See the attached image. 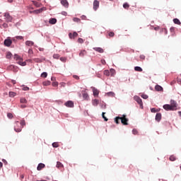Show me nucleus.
Instances as JSON below:
<instances>
[{"instance_id": "obj_1", "label": "nucleus", "mask_w": 181, "mask_h": 181, "mask_svg": "<svg viewBox=\"0 0 181 181\" xmlns=\"http://www.w3.org/2000/svg\"><path fill=\"white\" fill-rule=\"evenodd\" d=\"M16 125L17 126H14V131H16V132H21L22 131V128L26 125V123L25 122V120H22L21 122L17 121ZM18 125H19V128H18Z\"/></svg>"}, {"instance_id": "obj_2", "label": "nucleus", "mask_w": 181, "mask_h": 181, "mask_svg": "<svg viewBox=\"0 0 181 181\" xmlns=\"http://www.w3.org/2000/svg\"><path fill=\"white\" fill-rule=\"evenodd\" d=\"M120 121L123 125H128L129 119L127 118V115H123L122 117H120Z\"/></svg>"}, {"instance_id": "obj_3", "label": "nucleus", "mask_w": 181, "mask_h": 181, "mask_svg": "<svg viewBox=\"0 0 181 181\" xmlns=\"http://www.w3.org/2000/svg\"><path fill=\"white\" fill-rule=\"evenodd\" d=\"M4 17L6 19V22H12L13 18H12V16H11V14H9V13H4Z\"/></svg>"}, {"instance_id": "obj_4", "label": "nucleus", "mask_w": 181, "mask_h": 181, "mask_svg": "<svg viewBox=\"0 0 181 181\" xmlns=\"http://www.w3.org/2000/svg\"><path fill=\"white\" fill-rule=\"evenodd\" d=\"M134 100H135V101H136V103H138V104L140 105V107L141 108H143L144 104L142 103V99H141V98H139V96H134Z\"/></svg>"}, {"instance_id": "obj_5", "label": "nucleus", "mask_w": 181, "mask_h": 181, "mask_svg": "<svg viewBox=\"0 0 181 181\" xmlns=\"http://www.w3.org/2000/svg\"><path fill=\"white\" fill-rule=\"evenodd\" d=\"M44 11H46V7H42L40 9L34 10L33 11V13L34 15H37L39 13H42V12H43Z\"/></svg>"}, {"instance_id": "obj_6", "label": "nucleus", "mask_w": 181, "mask_h": 181, "mask_svg": "<svg viewBox=\"0 0 181 181\" xmlns=\"http://www.w3.org/2000/svg\"><path fill=\"white\" fill-rule=\"evenodd\" d=\"M171 108H173V110H176L177 109V103H176V101L171 100H170V105Z\"/></svg>"}, {"instance_id": "obj_7", "label": "nucleus", "mask_w": 181, "mask_h": 181, "mask_svg": "<svg viewBox=\"0 0 181 181\" xmlns=\"http://www.w3.org/2000/svg\"><path fill=\"white\" fill-rule=\"evenodd\" d=\"M65 107L73 108L74 107V103L71 100H69L64 103Z\"/></svg>"}, {"instance_id": "obj_8", "label": "nucleus", "mask_w": 181, "mask_h": 181, "mask_svg": "<svg viewBox=\"0 0 181 181\" xmlns=\"http://www.w3.org/2000/svg\"><path fill=\"white\" fill-rule=\"evenodd\" d=\"M98 8H100V1L98 0H95L93 1V9L94 11H97Z\"/></svg>"}, {"instance_id": "obj_9", "label": "nucleus", "mask_w": 181, "mask_h": 181, "mask_svg": "<svg viewBox=\"0 0 181 181\" xmlns=\"http://www.w3.org/2000/svg\"><path fill=\"white\" fill-rule=\"evenodd\" d=\"M77 36H78V33H77V32H74L73 34L71 33L69 34V39H76Z\"/></svg>"}, {"instance_id": "obj_10", "label": "nucleus", "mask_w": 181, "mask_h": 181, "mask_svg": "<svg viewBox=\"0 0 181 181\" xmlns=\"http://www.w3.org/2000/svg\"><path fill=\"white\" fill-rule=\"evenodd\" d=\"M8 70L13 71L14 73H18V67L13 65H11L8 67Z\"/></svg>"}, {"instance_id": "obj_11", "label": "nucleus", "mask_w": 181, "mask_h": 181, "mask_svg": "<svg viewBox=\"0 0 181 181\" xmlns=\"http://www.w3.org/2000/svg\"><path fill=\"white\" fill-rule=\"evenodd\" d=\"M12 45V40L11 39H6L4 40V45H6L7 47H9Z\"/></svg>"}, {"instance_id": "obj_12", "label": "nucleus", "mask_w": 181, "mask_h": 181, "mask_svg": "<svg viewBox=\"0 0 181 181\" xmlns=\"http://www.w3.org/2000/svg\"><path fill=\"white\" fill-rule=\"evenodd\" d=\"M82 95H83V100H86L87 101H88V99L90 98V97L88 96V93H87L86 91H82Z\"/></svg>"}, {"instance_id": "obj_13", "label": "nucleus", "mask_w": 181, "mask_h": 181, "mask_svg": "<svg viewBox=\"0 0 181 181\" xmlns=\"http://www.w3.org/2000/svg\"><path fill=\"white\" fill-rule=\"evenodd\" d=\"M163 108L166 111H174L173 108L170 106V105H164Z\"/></svg>"}, {"instance_id": "obj_14", "label": "nucleus", "mask_w": 181, "mask_h": 181, "mask_svg": "<svg viewBox=\"0 0 181 181\" xmlns=\"http://www.w3.org/2000/svg\"><path fill=\"white\" fill-rule=\"evenodd\" d=\"M160 119H162V114L158 112L156 115V121L159 122L160 121Z\"/></svg>"}, {"instance_id": "obj_15", "label": "nucleus", "mask_w": 181, "mask_h": 181, "mask_svg": "<svg viewBox=\"0 0 181 181\" xmlns=\"http://www.w3.org/2000/svg\"><path fill=\"white\" fill-rule=\"evenodd\" d=\"M93 50L98 52V53H104V49L101 47H93Z\"/></svg>"}, {"instance_id": "obj_16", "label": "nucleus", "mask_w": 181, "mask_h": 181, "mask_svg": "<svg viewBox=\"0 0 181 181\" xmlns=\"http://www.w3.org/2000/svg\"><path fill=\"white\" fill-rule=\"evenodd\" d=\"M61 4L63 5V6H65V8L69 7V1H67V0H62Z\"/></svg>"}, {"instance_id": "obj_17", "label": "nucleus", "mask_w": 181, "mask_h": 181, "mask_svg": "<svg viewBox=\"0 0 181 181\" xmlns=\"http://www.w3.org/2000/svg\"><path fill=\"white\" fill-rule=\"evenodd\" d=\"M17 63L20 64V66H26V62H23V58H22V60H18Z\"/></svg>"}, {"instance_id": "obj_18", "label": "nucleus", "mask_w": 181, "mask_h": 181, "mask_svg": "<svg viewBox=\"0 0 181 181\" xmlns=\"http://www.w3.org/2000/svg\"><path fill=\"white\" fill-rule=\"evenodd\" d=\"M93 95H94L95 97H97V95H98V94H100V90H98V89L95 88H93Z\"/></svg>"}, {"instance_id": "obj_19", "label": "nucleus", "mask_w": 181, "mask_h": 181, "mask_svg": "<svg viewBox=\"0 0 181 181\" xmlns=\"http://www.w3.org/2000/svg\"><path fill=\"white\" fill-rule=\"evenodd\" d=\"M45 164L43 163H40L38 164L37 167V170H42L44 168H45Z\"/></svg>"}, {"instance_id": "obj_20", "label": "nucleus", "mask_w": 181, "mask_h": 181, "mask_svg": "<svg viewBox=\"0 0 181 181\" xmlns=\"http://www.w3.org/2000/svg\"><path fill=\"white\" fill-rule=\"evenodd\" d=\"M155 90L156 91H163V88H162V86H159V85H156L155 86Z\"/></svg>"}, {"instance_id": "obj_21", "label": "nucleus", "mask_w": 181, "mask_h": 181, "mask_svg": "<svg viewBox=\"0 0 181 181\" xmlns=\"http://www.w3.org/2000/svg\"><path fill=\"white\" fill-rule=\"evenodd\" d=\"M86 54H87V51L86 50H82L79 53L80 57H84V56H86Z\"/></svg>"}, {"instance_id": "obj_22", "label": "nucleus", "mask_w": 181, "mask_h": 181, "mask_svg": "<svg viewBox=\"0 0 181 181\" xmlns=\"http://www.w3.org/2000/svg\"><path fill=\"white\" fill-rule=\"evenodd\" d=\"M99 103H100V101L97 99L93 100L92 102V104L93 105H94V107H97V105H98Z\"/></svg>"}, {"instance_id": "obj_23", "label": "nucleus", "mask_w": 181, "mask_h": 181, "mask_svg": "<svg viewBox=\"0 0 181 181\" xmlns=\"http://www.w3.org/2000/svg\"><path fill=\"white\" fill-rule=\"evenodd\" d=\"M33 5H35V6H36V8H40V6H42V4L37 1H33Z\"/></svg>"}, {"instance_id": "obj_24", "label": "nucleus", "mask_w": 181, "mask_h": 181, "mask_svg": "<svg viewBox=\"0 0 181 181\" xmlns=\"http://www.w3.org/2000/svg\"><path fill=\"white\" fill-rule=\"evenodd\" d=\"M25 45H26V46H33V45H35V42H33V41H29V40H28V41H26L25 42Z\"/></svg>"}, {"instance_id": "obj_25", "label": "nucleus", "mask_w": 181, "mask_h": 181, "mask_svg": "<svg viewBox=\"0 0 181 181\" xmlns=\"http://www.w3.org/2000/svg\"><path fill=\"white\" fill-rule=\"evenodd\" d=\"M57 23V20L56 18H51L49 20V23L51 25H55V23Z\"/></svg>"}, {"instance_id": "obj_26", "label": "nucleus", "mask_w": 181, "mask_h": 181, "mask_svg": "<svg viewBox=\"0 0 181 181\" xmlns=\"http://www.w3.org/2000/svg\"><path fill=\"white\" fill-rule=\"evenodd\" d=\"M20 103L21 104H26V103H28V100H26V98H22L20 99Z\"/></svg>"}, {"instance_id": "obj_27", "label": "nucleus", "mask_w": 181, "mask_h": 181, "mask_svg": "<svg viewBox=\"0 0 181 181\" xmlns=\"http://www.w3.org/2000/svg\"><path fill=\"white\" fill-rule=\"evenodd\" d=\"M57 168H58V169H62V168H63V164L62 163H60V161H57Z\"/></svg>"}, {"instance_id": "obj_28", "label": "nucleus", "mask_w": 181, "mask_h": 181, "mask_svg": "<svg viewBox=\"0 0 181 181\" xmlns=\"http://www.w3.org/2000/svg\"><path fill=\"white\" fill-rule=\"evenodd\" d=\"M119 121H121V117H116L115 118V124H119Z\"/></svg>"}, {"instance_id": "obj_29", "label": "nucleus", "mask_w": 181, "mask_h": 181, "mask_svg": "<svg viewBox=\"0 0 181 181\" xmlns=\"http://www.w3.org/2000/svg\"><path fill=\"white\" fill-rule=\"evenodd\" d=\"M14 59L16 62H18V60H22V57H21V56L18 54L14 55Z\"/></svg>"}, {"instance_id": "obj_30", "label": "nucleus", "mask_w": 181, "mask_h": 181, "mask_svg": "<svg viewBox=\"0 0 181 181\" xmlns=\"http://www.w3.org/2000/svg\"><path fill=\"white\" fill-rule=\"evenodd\" d=\"M173 22L175 23V25H181L180 21H179L177 18H174Z\"/></svg>"}, {"instance_id": "obj_31", "label": "nucleus", "mask_w": 181, "mask_h": 181, "mask_svg": "<svg viewBox=\"0 0 181 181\" xmlns=\"http://www.w3.org/2000/svg\"><path fill=\"white\" fill-rule=\"evenodd\" d=\"M134 70H135V71H139V72L143 71V69H142V68H141V66H135Z\"/></svg>"}, {"instance_id": "obj_32", "label": "nucleus", "mask_w": 181, "mask_h": 181, "mask_svg": "<svg viewBox=\"0 0 181 181\" xmlns=\"http://www.w3.org/2000/svg\"><path fill=\"white\" fill-rule=\"evenodd\" d=\"M50 84H51L50 81H44V82L42 83V85H43V86H50Z\"/></svg>"}, {"instance_id": "obj_33", "label": "nucleus", "mask_w": 181, "mask_h": 181, "mask_svg": "<svg viewBox=\"0 0 181 181\" xmlns=\"http://www.w3.org/2000/svg\"><path fill=\"white\" fill-rule=\"evenodd\" d=\"M169 159L171 162H175V160H176V156H175L174 155H172L170 156Z\"/></svg>"}, {"instance_id": "obj_34", "label": "nucleus", "mask_w": 181, "mask_h": 181, "mask_svg": "<svg viewBox=\"0 0 181 181\" xmlns=\"http://www.w3.org/2000/svg\"><path fill=\"white\" fill-rule=\"evenodd\" d=\"M73 21H74V22H76V23H80L81 22V20L78 18H74Z\"/></svg>"}, {"instance_id": "obj_35", "label": "nucleus", "mask_w": 181, "mask_h": 181, "mask_svg": "<svg viewBox=\"0 0 181 181\" xmlns=\"http://www.w3.org/2000/svg\"><path fill=\"white\" fill-rule=\"evenodd\" d=\"M6 59H11L12 57V53L11 52H7L6 55Z\"/></svg>"}, {"instance_id": "obj_36", "label": "nucleus", "mask_w": 181, "mask_h": 181, "mask_svg": "<svg viewBox=\"0 0 181 181\" xmlns=\"http://www.w3.org/2000/svg\"><path fill=\"white\" fill-rule=\"evenodd\" d=\"M123 8H124V9H128V8H129V5L128 4V3H124V4H123Z\"/></svg>"}, {"instance_id": "obj_37", "label": "nucleus", "mask_w": 181, "mask_h": 181, "mask_svg": "<svg viewBox=\"0 0 181 181\" xmlns=\"http://www.w3.org/2000/svg\"><path fill=\"white\" fill-rule=\"evenodd\" d=\"M61 62H63V63H66V62L67 61V58L64 57H62L60 58Z\"/></svg>"}, {"instance_id": "obj_38", "label": "nucleus", "mask_w": 181, "mask_h": 181, "mask_svg": "<svg viewBox=\"0 0 181 181\" xmlns=\"http://www.w3.org/2000/svg\"><path fill=\"white\" fill-rule=\"evenodd\" d=\"M16 95V93L9 92V97H15Z\"/></svg>"}, {"instance_id": "obj_39", "label": "nucleus", "mask_w": 181, "mask_h": 181, "mask_svg": "<svg viewBox=\"0 0 181 181\" xmlns=\"http://www.w3.org/2000/svg\"><path fill=\"white\" fill-rule=\"evenodd\" d=\"M52 146H53V148H59V143H57V142H54V143L52 144Z\"/></svg>"}, {"instance_id": "obj_40", "label": "nucleus", "mask_w": 181, "mask_h": 181, "mask_svg": "<svg viewBox=\"0 0 181 181\" xmlns=\"http://www.w3.org/2000/svg\"><path fill=\"white\" fill-rule=\"evenodd\" d=\"M107 95H109L110 97H114V95H115V93H114V92H108L107 93Z\"/></svg>"}, {"instance_id": "obj_41", "label": "nucleus", "mask_w": 181, "mask_h": 181, "mask_svg": "<svg viewBox=\"0 0 181 181\" xmlns=\"http://www.w3.org/2000/svg\"><path fill=\"white\" fill-rule=\"evenodd\" d=\"M41 77H42L43 78H46V77H47V74L46 72H43L41 74Z\"/></svg>"}, {"instance_id": "obj_42", "label": "nucleus", "mask_w": 181, "mask_h": 181, "mask_svg": "<svg viewBox=\"0 0 181 181\" xmlns=\"http://www.w3.org/2000/svg\"><path fill=\"white\" fill-rule=\"evenodd\" d=\"M7 117H8V118H9L10 119H12V118H13V115H12V113H8V114H7Z\"/></svg>"}, {"instance_id": "obj_43", "label": "nucleus", "mask_w": 181, "mask_h": 181, "mask_svg": "<svg viewBox=\"0 0 181 181\" xmlns=\"http://www.w3.org/2000/svg\"><path fill=\"white\" fill-rule=\"evenodd\" d=\"M115 35L114 32H110L108 33V36H110V37H114Z\"/></svg>"}, {"instance_id": "obj_44", "label": "nucleus", "mask_w": 181, "mask_h": 181, "mask_svg": "<svg viewBox=\"0 0 181 181\" xmlns=\"http://www.w3.org/2000/svg\"><path fill=\"white\" fill-rule=\"evenodd\" d=\"M132 134H134V135H138V130H136V129H134L132 130Z\"/></svg>"}, {"instance_id": "obj_45", "label": "nucleus", "mask_w": 181, "mask_h": 181, "mask_svg": "<svg viewBox=\"0 0 181 181\" xmlns=\"http://www.w3.org/2000/svg\"><path fill=\"white\" fill-rule=\"evenodd\" d=\"M52 86L53 87H57V86H59V83L58 82H52Z\"/></svg>"}, {"instance_id": "obj_46", "label": "nucleus", "mask_w": 181, "mask_h": 181, "mask_svg": "<svg viewBox=\"0 0 181 181\" xmlns=\"http://www.w3.org/2000/svg\"><path fill=\"white\" fill-rule=\"evenodd\" d=\"M104 74H105V76H110V71L105 70L104 71Z\"/></svg>"}, {"instance_id": "obj_47", "label": "nucleus", "mask_w": 181, "mask_h": 181, "mask_svg": "<svg viewBox=\"0 0 181 181\" xmlns=\"http://www.w3.org/2000/svg\"><path fill=\"white\" fill-rule=\"evenodd\" d=\"M78 43H84V40L83 38H78Z\"/></svg>"}, {"instance_id": "obj_48", "label": "nucleus", "mask_w": 181, "mask_h": 181, "mask_svg": "<svg viewBox=\"0 0 181 181\" xmlns=\"http://www.w3.org/2000/svg\"><path fill=\"white\" fill-rule=\"evenodd\" d=\"M59 57H60V55H59V54H54L53 55L54 59H59Z\"/></svg>"}, {"instance_id": "obj_49", "label": "nucleus", "mask_w": 181, "mask_h": 181, "mask_svg": "<svg viewBox=\"0 0 181 181\" xmlns=\"http://www.w3.org/2000/svg\"><path fill=\"white\" fill-rule=\"evenodd\" d=\"M23 91H29V87H28V86H24V87L23 88Z\"/></svg>"}, {"instance_id": "obj_50", "label": "nucleus", "mask_w": 181, "mask_h": 181, "mask_svg": "<svg viewBox=\"0 0 181 181\" xmlns=\"http://www.w3.org/2000/svg\"><path fill=\"white\" fill-rule=\"evenodd\" d=\"M141 98L146 100V99H148V95H141Z\"/></svg>"}, {"instance_id": "obj_51", "label": "nucleus", "mask_w": 181, "mask_h": 181, "mask_svg": "<svg viewBox=\"0 0 181 181\" xmlns=\"http://www.w3.org/2000/svg\"><path fill=\"white\" fill-rule=\"evenodd\" d=\"M74 78H75L76 80H80V77L77 75H74L73 76Z\"/></svg>"}, {"instance_id": "obj_52", "label": "nucleus", "mask_w": 181, "mask_h": 181, "mask_svg": "<svg viewBox=\"0 0 181 181\" xmlns=\"http://www.w3.org/2000/svg\"><path fill=\"white\" fill-rule=\"evenodd\" d=\"M171 33H175V28L172 27L170 28Z\"/></svg>"}, {"instance_id": "obj_53", "label": "nucleus", "mask_w": 181, "mask_h": 181, "mask_svg": "<svg viewBox=\"0 0 181 181\" xmlns=\"http://www.w3.org/2000/svg\"><path fill=\"white\" fill-rule=\"evenodd\" d=\"M28 54H33V49H28Z\"/></svg>"}, {"instance_id": "obj_54", "label": "nucleus", "mask_w": 181, "mask_h": 181, "mask_svg": "<svg viewBox=\"0 0 181 181\" xmlns=\"http://www.w3.org/2000/svg\"><path fill=\"white\" fill-rule=\"evenodd\" d=\"M16 37V39H19L20 40H22L23 39V37L22 36H17Z\"/></svg>"}, {"instance_id": "obj_55", "label": "nucleus", "mask_w": 181, "mask_h": 181, "mask_svg": "<svg viewBox=\"0 0 181 181\" xmlns=\"http://www.w3.org/2000/svg\"><path fill=\"white\" fill-rule=\"evenodd\" d=\"M140 59H141V60H145V55H140Z\"/></svg>"}, {"instance_id": "obj_56", "label": "nucleus", "mask_w": 181, "mask_h": 181, "mask_svg": "<svg viewBox=\"0 0 181 181\" xmlns=\"http://www.w3.org/2000/svg\"><path fill=\"white\" fill-rule=\"evenodd\" d=\"M151 112H156V109H155V108H151Z\"/></svg>"}, {"instance_id": "obj_57", "label": "nucleus", "mask_w": 181, "mask_h": 181, "mask_svg": "<svg viewBox=\"0 0 181 181\" xmlns=\"http://www.w3.org/2000/svg\"><path fill=\"white\" fill-rule=\"evenodd\" d=\"M35 62H36L37 63H42V60H40V59H35Z\"/></svg>"}, {"instance_id": "obj_58", "label": "nucleus", "mask_w": 181, "mask_h": 181, "mask_svg": "<svg viewBox=\"0 0 181 181\" xmlns=\"http://www.w3.org/2000/svg\"><path fill=\"white\" fill-rule=\"evenodd\" d=\"M62 15H64V16H66L67 15V12L62 11Z\"/></svg>"}, {"instance_id": "obj_59", "label": "nucleus", "mask_w": 181, "mask_h": 181, "mask_svg": "<svg viewBox=\"0 0 181 181\" xmlns=\"http://www.w3.org/2000/svg\"><path fill=\"white\" fill-rule=\"evenodd\" d=\"M51 80H52V81H56V78L54 77V76H52V77L51 78Z\"/></svg>"}, {"instance_id": "obj_60", "label": "nucleus", "mask_w": 181, "mask_h": 181, "mask_svg": "<svg viewBox=\"0 0 181 181\" xmlns=\"http://www.w3.org/2000/svg\"><path fill=\"white\" fill-rule=\"evenodd\" d=\"M101 63H102V64H105V59H102L101 60Z\"/></svg>"}, {"instance_id": "obj_61", "label": "nucleus", "mask_w": 181, "mask_h": 181, "mask_svg": "<svg viewBox=\"0 0 181 181\" xmlns=\"http://www.w3.org/2000/svg\"><path fill=\"white\" fill-rule=\"evenodd\" d=\"M21 108H26V105H21Z\"/></svg>"}, {"instance_id": "obj_62", "label": "nucleus", "mask_w": 181, "mask_h": 181, "mask_svg": "<svg viewBox=\"0 0 181 181\" xmlns=\"http://www.w3.org/2000/svg\"><path fill=\"white\" fill-rule=\"evenodd\" d=\"M102 117H103V119L105 118V112L102 113Z\"/></svg>"}, {"instance_id": "obj_63", "label": "nucleus", "mask_w": 181, "mask_h": 181, "mask_svg": "<svg viewBox=\"0 0 181 181\" xmlns=\"http://www.w3.org/2000/svg\"><path fill=\"white\" fill-rule=\"evenodd\" d=\"M3 27H4V28H8V25L4 23L3 24Z\"/></svg>"}, {"instance_id": "obj_64", "label": "nucleus", "mask_w": 181, "mask_h": 181, "mask_svg": "<svg viewBox=\"0 0 181 181\" xmlns=\"http://www.w3.org/2000/svg\"><path fill=\"white\" fill-rule=\"evenodd\" d=\"M11 83H12L13 84H16V81L12 80V81H11Z\"/></svg>"}]
</instances>
